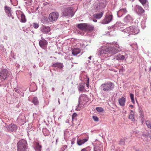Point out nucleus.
<instances>
[{
  "instance_id": "nucleus-36",
  "label": "nucleus",
  "mask_w": 151,
  "mask_h": 151,
  "mask_svg": "<svg viewBox=\"0 0 151 151\" xmlns=\"http://www.w3.org/2000/svg\"><path fill=\"white\" fill-rule=\"evenodd\" d=\"M143 6H145L147 3L146 0H139Z\"/></svg>"
},
{
  "instance_id": "nucleus-48",
  "label": "nucleus",
  "mask_w": 151,
  "mask_h": 151,
  "mask_svg": "<svg viewBox=\"0 0 151 151\" xmlns=\"http://www.w3.org/2000/svg\"><path fill=\"white\" fill-rule=\"evenodd\" d=\"M131 101L133 103H134V98L133 99H131Z\"/></svg>"
},
{
  "instance_id": "nucleus-31",
  "label": "nucleus",
  "mask_w": 151,
  "mask_h": 151,
  "mask_svg": "<svg viewBox=\"0 0 151 151\" xmlns=\"http://www.w3.org/2000/svg\"><path fill=\"white\" fill-rule=\"evenodd\" d=\"M94 151H102V150L100 149L98 146H94Z\"/></svg>"
},
{
  "instance_id": "nucleus-33",
  "label": "nucleus",
  "mask_w": 151,
  "mask_h": 151,
  "mask_svg": "<svg viewBox=\"0 0 151 151\" xmlns=\"http://www.w3.org/2000/svg\"><path fill=\"white\" fill-rule=\"evenodd\" d=\"M39 24L36 22L33 23L32 24V26L35 29H37L39 27Z\"/></svg>"
},
{
  "instance_id": "nucleus-17",
  "label": "nucleus",
  "mask_w": 151,
  "mask_h": 151,
  "mask_svg": "<svg viewBox=\"0 0 151 151\" xmlns=\"http://www.w3.org/2000/svg\"><path fill=\"white\" fill-rule=\"evenodd\" d=\"M87 100L88 97L86 95L83 94L81 95L79 98V104L78 106H79V104H81V102H82L83 101H87Z\"/></svg>"
},
{
  "instance_id": "nucleus-25",
  "label": "nucleus",
  "mask_w": 151,
  "mask_h": 151,
  "mask_svg": "<svg viewBox=\"0 0 151 151\" xmlns=\"http://www.w3.org/2000/svg\"><path fill=\"white\" fill-rule=\"evenodd\" d=\"M88 137L86 139H83L77 141V143L79 145H81L82 144H84L85 142L88 141Z\"/></svg>"
},
{
  "instance_id": "nucleus-44",
  "label": "nucleus",
  "mask_w": 151,
  "mask_h": 151,
  "mask_svg": "<svg viewBox=\"0 0 151 151\" xmlns=\"http://www.w3.org/2000/svg\"><path fill=\"white\" fill-rule=\"evenodd\" d=\"M87 82L86 84V85L87 87H88V86H89V78L88 77L87 78Z\"/></svg>"
},
{
  "instance_id": "nucleus-37",
  "label": "nucleus",
  "mask_w": 151,
  "mask_h": 151,
  "mask_svg": "<svg viewBox=\"0 0 151 151\" xmlns=\"http://www.w3.org/2000/svg\"><path fill=\"white\" fill-rule=\"evenodd\" d=\"M146 124L148 127L150 129H151V122L149 121H147L146 122Z\"/></svg>"
},
{
  "instance_id": "nucleus-42",
  "label": "nucleus",
  "mask_w": 151,
  "mask_h": 151,
  "mask_svg": "<svg viewBox=\"0 0 151 151\" xmlns=\"http://www.w3.org/2000/svg\"><path fill=\"white\" fill-rule=\"evenodd\" d=\"M125 143V141L124 139H121L120 141L119 144L121 145H124Z\"/></svg>"
},
{
  "instance_id": "nucleus-39",
  "label": "nucleus",
  "mask_w": 151,
  "mask_h": 151,
  "mask_svg": "<svg viewBox=\"0 0 151 151\" xmlns=\"http://www.w3.org/2000/svg\"><path fill=\"white\" fill-rule=\"evenodd\" d=\"M20 88L17 87V88H14V89L16 92L19 93L21 92L19 91V89Z\"/></svg>"
},
{
  "instance_id": "nucleus-22",
  "label": "nucleus",
  "mask_w": 151,
  "mask_h": 151,
  "mask_svg": "<svg viewBox=\"0 0 151 151\" xmlns=\"http://www.w3.org/2000/svg\"><path fill=\"white\" fill-rule=\"evenodd\" d=\"M119 105L122 106H124L125 105L126 99L123 97L120 98L119 99Z\"/></svg>"
},
{
  "instance_id": "nucleus-53",
  "label": "nucleus",
  "mask_w": 151,
  "mask_h": 151,
  "mask_svg": "<svg viewBox=\"0 0 151 151\" xmlns=\"http://www.w3.org/2000/svg\"><path fill=\"white\" fill-rule=\"evenodd\" d=\"M54 90H55V88H53V87L52 88V91H54Z\"/></svg>"
},
{
  "instance_id": "nucleus-57",
  "label": "nucleus",
  "mask_w": 151,
  "mask_h": 151,
  "mask_svg": "<svg viewBox=\"0 0 151 151\" xmlns=\"http://www.w3.org/2000/svg\"><path fill=\"white\" fill-rule=\"evenodd\" d=\"M145 8H148V6H146V7H145Z\"/></svg>"
},
{
  "instance_id": "nucleus-16",
  "label": "nucleus",
  "mask_w": 151,
  "mask_h": 151,
  "mask_svg": "<svg viewBox=\"0 0 151 151\" xmlns=\"http://www.w3.org/2000/svg\"><path fill=\"white\" fill-rule=\"evenodd\" d=\"M127 12L126 9L125 8L122 9L117 12V15L119 17H122Z\"/></svg>"
},
{
  "instance_id": "nucleus-13",
  "label": "nucleus",
  "mask_w": 151,
  "mask_h": 151,
  "mask_svg": "<svg viewBox=\"0 0 151 151\" xmlns=\"http://www.w3.org/2000/svg\"><path fill=\"white\" fill-rule=\"evenodd\" d=\"M47 41L44 39L40 40L39 42V45L40 47L45 50L47 48Z\"/></svg>"
},
{
  "instance_id": "nucleus-43",
  "label": "nucleus",
  "mask_w": 151,
  "mask_h": 151,
  "mask_svg": "<svg viewBox=\"0 0 151 151\" xmlns=\"http://www.w3.org/2000/svg\"><path fill=\"white\" fill-rule=\"evenodd\" d=\"M77 116V114L76 113H74L72 115V119H76L75 118Z\"/></svg>"
},
{
  "instance_id": "nucleus-14",
  "label": "nucleus",
  "mask_w": 151,
  "mask_h": 151,
  "mask_svg": "<svg viewBox=\"0 0 151 151\" xmlns=\"http://www.w3.org/2000/svg\"><path fill=\"white\" fill-rule=\"evenodd\" d=\"M16 14L17 15V17L20 16L21 17V22L23 23L25 22H26V19L24 13L21 11H16Z\"/></svg>"
},
{
  "instance_id": "nucleus-45",
  "label": "nucleus",
  "mask_w": 151,
  "mask_h": 151,
  "mask_svg": "<svg viewBox=\"0 0 151 151\" xmlns=\"http://www.w3.org/2000/svg\"><path fill=\"white\" fill-rule=\"evenodd\" d=\"M130 97L131 99H133L134 98V94L132 93H130Z\"/></svg>"
},
{
  "instance_id": "nucleus-27",
  "label": "nucleus",
  "mask_w": 151,
  "mask_h": 151,
  "mask_svg": "<svg viewBox=\"0 0 151 151\" xmlns=\"http://www.w3.org/2000/svg\"><path fill=\"white\" fill-rule=\"evenodd\" d=\"M115 59L118 60H123L125 59V56L120 54H118L115 56Z\"/></svg>"
},
{
  "instance_id": "nucleus-62",
  "label": "nucleus",
  "mask_w": 151,
  "mask_h": 151,
  "mask_svg": "<svg viewBox=\"0 0 151 151\" xmlns=\"http://www.w3.org/2000/svg\"><path fill=\"white\" fill-rule=\"evenodd\" d=\"M143 135L144 136H145V135Z\"/></svg>"
},
{
  "instance_id": "nucleus-50",
  "label": "nucleus",
  "mask_w": 151,
  "mask_h": 151,
  "mask_svg": "<svg viewBox=\"0 0 151 151\" xmlns=\"http://www.w3.org/2000/svg\"><path fill=\"white\" fill-rule=\"evenodd\" d=\"M63 148H65L64 149V150H65V149L67 148V146L66 145H64L63 146Z\"/></svg>"
},
{
  "instance_id": "nucleus-58",
  "label": "nucleus",
  "mask_w": 151,
  "mask_h": 151,
  "mask_svg": "<svg viewBox=\"0 0 151 151\" xmlns=\"http://www.w3.org/2000/svg\"><path fill=\"white\" fill-rule=\"evenodd\" d=\"M88 63H90V61L88 60Z\"/></svg>"
},
{
  "instance_id": "nucleus-9",
  "label": "nucleus",
  "mask_w": 151,
  "mask_h": 151,
  "mask_svg": "<svg viewBox=\"0 0 151 151\" xmlns=\"http://www.w3.org/2000/svg\"><path fill=\"white\" fill-rule=\"evenodd\" d=\"M59 16V13L57 12H54L50 14L49 16V19L51 22L57 20Z\"/></svg>"
},
{
  "instance_id": "nucleus-7",
  "label": "nucleus",
  "mask_w": 151,
  "mask_h": 151,
  "mask_svg": "<svg viewBox=\"0 0 151 151\" xmlns=\"http://www.w3.org/2000/svg\"><path fill=\"white\" fill-rule=\"evenodd\" d=\"M86 23H80L77 25V27L78 28L82 31V32L79 31L78 32V33L82 35H87V33L85 34L86 32Z\"/></svg>"
},
{
  "instance_id": "nucleus-24",
  "label": "nucleus",
  "mask_w": 151,
  "mask_h": 151,
  "mask_svg": "<svg viewBox=\"0 0 151 151\" xmlns=\"http://www.w3.org/2000/svg\"><path fill=\"white\" fill-rule=\"evenodd\" d=\"M85 86V83H79L78 86V91H83Z\"/></svg>"
},
{
  "instance_id": "nucleus-46",
  "label": "nucleus",
  "mask_w": 151,
  "mask_h": 151,
  "mask_svg": "<svg viewBox=\"0 0 151 151\" xmlns=\"http://www.w3.org/2000/svg\"><path fill=\"white\" fill-rule=\"evenodd\" d=\"M75 143V140L74 139H72L71 141V144L72 145H73Z\"/></svg>"
},
{
  "instance_id": "nucleus-23",
  "label": "nucleus",
  "mask_w": 151,
  "mask_h": 151,
  "mask_svg": "<svg viewBox=\"0 0 151 151\" xmlns=\"http://www.w3.org/2000/svg\"><path fill=\"white\" fill-rule=\"evenodd\" d=\"M104 14V12H102L99 13H96L94 14L93 17L95 18L98 19L101 18L103 16Z\"/></svg>"
},
{
  "instance_id": "nucleus-59",
  "label": "nucleus",
  "mask_w": 151,
  "mask_h": 151,
  "mask_svg": "<svg viewBox=\"0 0 151 151\" xmlns=\"http://www.w3.org/2000/svg\"><path fill=\"white\" fill-rule=\"evenodd\" d=\"M58 140V139H56V143L57 142Z\"/></svg>"
},
{
  "instance_id": "nucleus-5",
  "label": "nucleus",
  "mask_w": 151,
  "mask_h": 151,
  "mask_svg": "<svg viewBox=\"0 0 151 151\" xmlns=\"http://www.w3.org/2000/svg\"><path fill=\"white\" fill-rule=\"evenodd\" d=\"M139 29L136 27H134L133 26H130L124 29V32L129 35H135L138 34L139 32Z\"/></svg>"
},
{
  "instance_id": "nucleus-40",
  "label": "nucleus",
  "mask_w": 151,
  "mask_h": 151,
  "mask_svg": "<svg viewBox=\"0 0 151 151\" xmlns=\"http://www.w3.org/2000/svg\"><path fill=\"white\" fill-rule=\"evenodd\" d=\"M92 118L93 120L95 122H98L99 120L98 118L96 116H92Z\"/></svg>"
},
{
  "instance_id": "nucleus-12",
  "label": "nucleus",
  "mask_w": 151,
  "mask_h": 151,
  "mask_svg": "<svg viewBox=\"0 0 151 151\" xmlns=\"http://www.w3.org/2000/svg\"><path fill=\"white\" fill-rule=\"evenodd\" d=\"M106 6V3L105 1H103L99 3L98 6L96 7V10L98 12L102 11L104 8H105Z\"/></svg>"
},
{
  "instance_id": "nucleus-28",
  "label": "nucleus",
  "mask_w": 151,
  "mask_h": 151,
  "mask_svg": "<svg viewBox=\"0 0 151 151\" xmlns=\"http://www.w3.org/2000/svg\"><path fill=\"white\" fill-rule=\"evenodd\" d=\"M35 150L36 151H41V150L42 146L40 145L39 143L38 142L35 143Z\"/></svg>"
},
{
  "instance_id": "nucleus-18",
  "label": "nucleus",
  "mask_w": 151,
  "mask_h": 151,
  "mask_svg": "<svg viewBox=\"0 0 151 151\" xmlns=\"http://www.w3.org/2000/svg\"><path fill=\"white\" fill-rule=\"evenodd\" d=\"M40 31L43 33H47L50 31V28L48 26H43L40 28Z\"/></svg>"
},
{
  "instance_id": "nucleus-8",
  "label": "nucleus",
  "mask_w": 151,
  "mask_h": 151,
  "mask_svg": "<svg viewBox=\"0 0 151 151\" xmlns=\"http://www.w3.org/2000/svg\"><path fill=\"white\" fill-rule=\"evenodd\" d=\"M124 25V23L121 22H118L114 25H113L111 27H108L109 29H110L111 31H114V29L117 28V29L121 30L123 28V26Z\"/></svg>"
},
{
  "instance_id": "nucleus-11",
  "label": "nucleus",
  "mask_w": 151,
  "mask_h": 151,
  "mask_svg": "<svg viewBox=\"0 0 151 151\" xmlns=\"http://www.w3.org/2000/svg\"><path fill=\"white\" fill-rule=\"evenodd\" d=\"M113 16L112 14H106L105 17L102 20V23L103 24H107L110 22L112 20Z\"/></svg>"
},
{
  "instance_id": "nucleus-54",
  "label": "nucleus",
  "mask_w": 151,
  "mask_h": 151,
  "mask_svg": "<svg viewBox=\"0 0 151 151\" xmlns=\"http://www.w3.org/2000/svg\"><path fill=\"white\" fill-rule=\"evenodd\" d=\"M129 107H132V108H133V106L132 105H130L129 106Z\"/></svg>"
},
{
  "instance_id": "nucleus-35",
  "label": "nucleus",
  "mask_w": 151,
  "mask_h": 151,
  "mask_svg": "<svg viewBox=\"0 0 151 151\" xmlns=\"http://www.w3.org/2000/svg\"><path fill=\"white\" fill-rule=\"evenodd\" d=\"M91 150L90 147L88 146L85 148L82 149L81 151H90Z\"/></svg>"
},
{
  "instance_id": "nucleus-32",
  "label": "nucleus",
  "mask_w": 151,
  "mask_h": 151,
  "mask_svg": "<svg viewBox=\"0 0 151 151\" xmlns=\"http://www.w3.org/2000/svg\"><path fill=\"white\" fill-rule=\"evenodd\" d=\"M129 118L131 119L133 121L135 120L134 117V114H131L129 116Z\"/></svg>"
},
{
  "instance_id": "nucleus-47",
  "label": "nucleus",
  "mask_w": 151,
  "mask_h": 151,
  "mask_svg": "<svg viewBox=\"0 0 151 151\" xmlns=\"http://www.w3.org/2000/svg\"><path fill=\"white\" fill-rule=\"evenodd\" d=\"M24 1L28 2L29 3H31L32 2V0H24Z\"/></svg>"
},
{
  "instance_id": "nucleus-15",
  "label": "nucleus",
  "mask_w": 151,
  "mask_h": 151,
  "mask_svg": "<svg viewBox=\"0 0 151 151\" xmlns=\"http://www.w3.org/2000/svg\"><path fill=\"white\" fill-rule=\"evenodd\" d=\"M136 11L139 15H141L145 12V10L141 6L137 5L136 6Z\"/></svg>"
},
{
  "instance_id": "nucleus-61",
  "label": "nucleus",
  "mask_w": 151,
  "mask_h": 151,
  "mask_svg": "<svg viewBox=\"0 0 151 151\" xmlns=\"http://www.w3.org/2000/svg\"><path fill=\"white\" fill-rule=\"evenodd\" d=\"M135 151H139V150H136Z\"/></svg>"
},
{
  "instance_id": "nucleus-1",
  "label": "nucleus",
  "mask_w": 151,
  "mask_h": 151,
  "mask_svg": "<svg viewBox=\"0 0 151 151\" xmlns=\"http://www.w3.org/2000/svg\"><path fill=\"white\" fill-rule=\"evenodd\" d=\"M121 50V49L117 44V42H113L112 46L106 48H100L99 50V55L100 56H111Z\"/></svg>"
},
{
  "instance_id": "nucleus-52",
  "label": "nucleus",
  "mask_w": 151,
  "mask_h": 151,
  "mask_svg": "<svg viewBox=\"0 0 151 151\" xmlns=\"http://www.w3.org/2000/svg\"><path fill=\"white\" fill-rule=\"evenodd\" d=\"M133 113H134V112L132 110H131V112H130L131 114H133Z\"/></svg>"
},
{
  "instance_id": "nucleus-55",
  "label": "nucleus",
  "mask_w": 151,
  "mask_h": 151,
  "mask_svg": "<svg viewBox=\"0 0 151 151\" xmlns=\"http://www.w3.org/2000/svg\"><path fill=\"white\" fill-rule=\"evenodd\" d=\"M149 70L151 72V66L150 67V68H149Z\"/></svg>"
},
{
  "instance_id": "nucleus-34",
  "label": "nucleus",
  "mask_w": 151,
  "mask_h": 151,
  "mask_svg": "<svg viewBox=\"0 0 151 151\" xmlns=\"http://www.w3.org/2000/svg\"><path fill=\"white\" fill-rule=\"evenodd\" d=\"M139 110V113L140 114V116L141 118H143L144 116V114L142 109L140 108Z\"/></svg>"
},
{
  "instance_id": "nucleus-38",
  "label": "nucleus",
  "mask_w": 151,
  "mask_h": 151,
  "mask_svg": "<svg viewBox=\"0 0 151 151\" xmlns=\"http://www.w3.org/2000/svg\"><path fill=\"white\" fill-rule=\"evenodd\" d=\"M96 110L98 111L102 112L103 111V109L101 107H97L96 108Z\"/></svg>"
},
{
  "instance_id": "nucleus-2",
  "label": "nucleus",
  "mask_w": 151,
  "mask_h": 151,
  "mask_svg": "<svg viewBox=\"0 0 151 151\" xmlns=\"http://www.w3.org/2000/svg\"><path fill=\"white\" fill-rule=\"evenodd\" d=\"M114 87V85L113 83L108 81L102 84L100 87V88L103 92H108L113 91Z\"/></svg>"
},
{
  "instance_id": "nucleus-3",
  "label": "nucleus",
  "mask_w": 151,
  "mask_h": 151,
  "mask_svg": "<svg viewBox=\"0 0 151 151\" xmlns=\"http://www.w3.org/2000/svg\"><path fill=\"white\" fill-rule=\"evenodd\" d=\"M28 147L27 141L23 139L19 140L17 144L18 151H26Z\"/></svg>"
},
{
  "instance_id": "nucleus-6",
  "label": "nucleus",
  "mask_w": 151,
  "mask_h": 151,
  "mask_svg": "<svg viewBox=\"0 0 151 151\" xmlns=\"http://www.w3.org/2000/svg\"><path fill=\"white\" fill-rule=\"evenodd\" d=\"M11 75V73L6 69H2L0 72V78L4 80H6Z\"/></svg>"
},
{
  "instance_id": "nucleus-21",
  "label": "nucleus",
  "mask_w": 151,
  "mask_h": 151,
  "mask_svg": "<svg viewBox=\"0 0 151 151\" xmlns=\"http://www.w3.org/2000/svg\"><path fill=\"white\" fill-rule=\"evenodd\" d=\"M52 66L54 67H57L59 69H61L63 68L64 65L62 63L57 62L53 63L52 65Z\"/></svg>"
},
{
  "instance_id": "nucleus-19",
  "label": "nucleus",
  "mask_w": 151,
  "mask_h": 151,
  "mask_svg": "<svg viewBox=\"0 0 151 151\" xmlns=\"http://www.w3.org/2000/svg\"><path fill=\"white\" fill-rule=\"evenodd\" d=\"M4 10H5L6 13L8 15V16L9 17H11L12 19L14 18L12 16L11 13V9L10 7L5 6L4 7Z\"/></svg>"
},
{
  "instance_id": "nucleus-49",
  "label": "nucleus",
  "mask_w": 151,
  "mask_h": 151,
  "mask_svg": "<svg viewBox=\"0 0 151 151\" xmlns=\"http://www.w3.org/2000/svg\"><path fill=\"white\" fill-rule=\"evenodd\" d=\"M93 21L94 22H96L97 20L96 19H93Z\"/></svg>"
},
{
  "instance_id": "nucleus-29",
  "label": "nucleus",
  "mask_w": 151,
  "mask_h": 151,
  "mask_svg": "<svg viewBox=\"0 0 151 151\" xmlns=\"http://www.w3.org/2000/svg\"><path fill=\"white\" fill-rule=\"evenodd\" d=\"M86 32L88 31H92L93 30L94 27L88 24H86Z\"/></svg>"
},
{
  "instance_id": "nucleus-30",
  "label": "nucleus",
  "mask_w": 151,
  "mask_h": 151,
  "mask_svg": "<svg viewBox=\"0 0 151 151\" xmlns=\"http://www.w3.org/2000/svg\"><path fill=\"white\" fill-rule=\"evenodd\" d=\"M32 102L35 105H38L39 103V101L37 98L36 97H34L33 99Z\"/></svg>"
},
{
  "instance_id": "nucleus-10",
  "label": "nucleus",
  "mask_w": 151,
  "mask_h": 151,
  "mask_svg": "<svg viewBox=\"0 0 151 151\" xmlns=\"http://www.w3.org/2000/svg\"><path fill=\"white\" fill-rule=\"evenodd\" d=\"M6 127L7 130L10 132H15L17 129V125L12 123L9 125L6 126Z\"/></svg>"
},
{
  "instance_id": "nucleus-41",
  "label": "nucleus",
  "mask_w": 151,
  "mask_h": 151,
  "mask_svg": "<svg viewBox=\"0 0 151 151\" xmlns=\"http://www.w3.org/2000/svg\"><path fill=\"white\" fill-rule=\"evenodd\" d=\"M24 116L23 118H20V117H19L17 119V121L18 122L19 121H21V122H22L23 124L24 123Z\"/></svg>"
},
{
  "instance_id": "nucleus-51",
  "label": "nucleus",
  "mask_w": 151,
  "mask_h": 151,
  "mask_svg": "<svg viewBox=\"0 0 151 151\" xmlns=\"http://www.w3.org/2000/svg\"><path fill=\"white\" fill-rule=\"evenodd\" d=\"M92 58V56H90L88 58L89 59V60H91V58Z\"/></svg>"
},
{
  "instance_id": "nucleus-56",
  "label": "nucleus",
  "mask_w": 151,
  "mask_h": 151,
  "mask_svg": "<svg viewBox=\"0 0 151 151\" xmlns=\"http://www.w3.org/2000/svg\"><path fill=\"white\" fill-rule=\"evenodd\" d=\"M58 103H59V104H60V102L59 99H58Z\"/></svg>"
},
{
  "instance_id": "nucleus-60",
  "label": "nucleus",
  "mask_w": 151,
  "mask_h": 151,
  "mask_svg": "<svg viewBox=\"0 0 151 151\" xmlns=\"http://www.w3.org/2000/svg\"><path fill=\"white\" fill-rule=\"evenodd\" d=\"M24 93H23V94H22V96H24Z\"/></svg>"
},
{
  "instance_id": "nucleus-20",
  "label": "nucleus",
  "mask_w": 151,
  "mask_h": 151,
  "mask_svg": "<svg viewBox=\"0 0 151 151\" xmlns=\"http://www.w3.org/2000/svg\"><path fill=\"white\" fill-rule=\"evenodd\" d=\"M133 20V17L129 14L127 15L124 19V22L128 23L131 22Z\"/></svg>"
},
{
  "instance_id": "nucleus-4",
  "label": "nucleus",
  "mask_w": 151,
  "mask_h": 151,
  "mask_svg": "<svg viewBox=\"0 0 151 151\" xmlns=\"http://www.w3.org/2000/svg\"><path fill=\"white\" fill-rule=\"evenodd\" d=\"M60 9L62 10V14L63 16H67L73 15V11L71 7H68L66 6H63L60 7Z\"/></svg>"
},
{
  "instance_id": "nucleus-26",
  "label": "nucleus",
  "mask_w": 151,
  "mask_h": 151,
  "mask_svg": "<svg viewBox=\"0 0 151 151\" xmlns=\"http://www.w3.org/2000/svg\"><path fill=\"white\" fill-rule=\"evenodd\" d=\"M81 50L79 49L74 48L72 50V54L74 55H76L80 52Z\"/></svg>"
}]
</instances>
